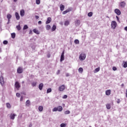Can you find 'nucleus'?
Returning a JSON list of instances; mask_svg holds the SVG:
<instances>
[{
	"label": "nucleus",
	"instance_id": "f257e3e1",
	"mask_svg": "<svg viewBox=\"0 0 127 127\" xmlns=\"http://www.w3.org/2000/svg\"><path fill=\"white\" fill-rule=\"evenodd\" d=\"M63 110V108H62V106H59L57 108L55 107L53 109V112H57V111H58V112H62Z\"/></svg>",
	"mask_w": 127,
	"mask_h": 127
},
{
	"label": "nucleus",
	"instance_id": "f03ea898",
	"mask_svg": "<svg viewBox=\"0 0 127 127\" xmlns=\"http://www.w3.org/2000/svg\"><path fill=\"white\" fill-rule=\"evenodd\" d=\"M86 59V54L82 53L79 55V60L80 61H84Z\"/></svg>",
	"mask_w": 127,
	"mask_h": 127
},
{
	"label": "nucleus",
	"instance_id": "7ed1b4c3",
	"mask_svg": "<svg viewBox=\"0 0 127 127\" xmlns=\"http://www.w3.org/2000/svg\"><path fill=\"white\" fill-rule=\"evenodd\" d=\"M111 27L112 29H116V27H117V22L113 21L111 23Z\"/></svg>",
	"mask_w": 127,
	"mask_h": 127
},
{
	"label": "nucleus",
	"instance_id": "20e7f679",
	"mask_svg": "<svg viewBox=\"0 0 127 127\" xmlns=\"http://www.w3.org/2000/svg\"><path fill=\"white\" fill-rule=\"evenodd\" d=\"M72 9H73L72 7L68 8L67 9L63 12V14H66V13H68V12H70V11H71Z\"/></svg>",
	"mask_w": 127,
	"mask_h": 127
},
{
	"label": "nucleus",
	"instance_id": "39448f33",
	"mask_svg": "<svg viewBox=\"0 0 127 127\" xmlns=\"http://www.w3.org/2000/svg\"><path fill=\"white\" fill-rule=\"evenodd\" d=\"M64 90H65V85L64 84L60 86L59 88V91H60V92H63Z\"/></svg>",
	"mask_w": 127,
	"mask_h": 127
},
{
	"label": "nucleus",
	"instance_id": "423d86ee",
	"mask_svg": "<svg viewBox=\"0 0 127 127\" xmlns=\"http://www.w3.org/2000/svg\"><path fill=\"white\" fill-rule=\"evenodd\" d=\"M15 88H16L17 90H18L19 88H20V84L18 81H16L15 83Z\"/></svg>",
	"mask_w": 127,
	"mask_h": 127
},
{
	"label": "nucleus",
	"instance_id": "0eeeda50",
	"mask_svg": "<svg viewBox=\"0 0 127 127\" xmlns=\"http://www.w3.org/2000/svg\"><path fill=\"white\" fill-rule=\"evenodd\" d=\"M64 51H63L61 56V59H60L61 62H62V61H64Z\"/></svg>",
	"mask_w": 127,
	"mask_h": 127
},
{
	"label": "nucleus",
	"instance_id": "6e6552de",
	"mask_svg": "<svg viewBox=\"0 0 127 127\" xmlns=\"http://www.w3.org/2000/svg\"><path fill=\"white\" fill-rule=\"evenodd\" d=\"M114 12L115 13H116V14H117V15H121L122 13V12H121V10H120L119 9H115Z\"/></svg>",
	"mask_w": 127,
	"mask_h": 127
},
{
	"label": "nucleus",
	"instance_id": "1a4fd4ad",
	"mask_svg": "<svg viewBox=\"0 0 127 127\" xmlns=\"http://www.w3.org/2000/svg\"><path fill=\"white\" fill-rule=\"evenodd\" d=\"M0 83L2 86L4 84V81L3 80V77L2 76L0 77Z\"/></svg>",
	"mask_w": 127,
	"mask_h": 127
},
{
	"label": "nucleus",
	"instance_id": "9d476101",
	"mask_svg": "<svg viewBox=\"0 0 127 127\" xmlns=\"http://www.w3.org/2000/svg\"><path fill=\"white\" fill-rule=\"evenodd\" d=\"M126 2H125V1H122L120 3V6L122 8L125 7V6H126Z\"/></svg>",
	"mask_w": 127,
	"mask_h": 127
},
{
	"label": "nucleus",
	"instance_id": "9b49d317",
	"mask_svg": "<svg viewBox=\"0 0 127 127\" xmlns=\"http://www.w3.org/2000/svg\"><path fill=\"white\" fill-rule=\"evenodd\" d=\"M52 20V19L51 17H48L47 20L46 22V24H49L51 22V21Z\"/></svg>",
	"mask_w": 127,
	"mask_h": 127
},
{
	"label": "nucleus",
	"instance_id": "f8f14e48",
	"mask_svg": "<svg viewBox=\"0 0 127 127\" xmlns=\"http://www.w3.org/2000/svg\"><path fill=\"white\" fill-rule=\"evenodd\" d=\"M15 117H16V114H11L10 115V119L11 120H14L15 119Z\"/></svg>",
	"mask_w": 127,
	"mask_h": 127
},
{
	"label": "nucleus",
	"instance_id": "ddd939ff",
	"mask_svg": "<svg viewBox=\"0 0 127 127\" xmlns=\"http://www.w3.org/2000/svg\"><path fill=\"white\" fill-rule=\"evenodd\" d=\"M17 71V73H18L19 74H21V73H22V72H23L22 68L20 67L18 68Z\"/></svg>",
	"mask_w": 127,
	"mask_h": 127
},
{
	"label": "nucleus",
	"instance_id": "4468645a",
	"mask_svg": "<svg viewBox=\"0 0 127 127\" xmlns=\"http://www.w3.org/2000/svg\"><path fill=\"white\" fill-rule=\"evenodd\" d=\"M15 15L17 20H19V19H20V16H19V14H18V12H15Z\"/></svg>",
	"mask_w": 127,
	"mask_h": 127
},
{
	"label": "nucleus",
	"instance_id": "2eb2a0df",
	"mask_svg": "<svg viewBox=\"0 0 127 127\" xmlns=\"http://www.w3.org/2000/svg\"><path fill=\"white\" fill-rule=\"evenodd\" d=\"M81 23L79 20H76L75 21V25L76 26H79L80 25V23Z\"/></svg>",
	"mask_w": 127,
	"mask_h": 127
},
{
	"label": "nucleus",
	"instance_id": "dca6fc26",
	"mask_svg": "<svg viewBox=\"0 0 127 127\" xmlns=\"http://www.w3.org/2000/svg\"><path fill=\"white\" fill-rule=\"evenodd\" d=\"M33 31L34 33H36V34H40V32H39V31H38V30L36 29H34L33 30Z\"/></svg>",
	"mask_w": 127,
	"mask_h": 127
},
{
	"label": "nucleus",
	"instance_id": "f3484780",
	"mask_svg": "<svg viewBox=\"0 0 127 127\" xmlns=\"http://www.w3.org/2000/svg\"><path fill=\"white\" fill-rule=\"evenodd\" d=\"M105 93L106 96H110L111 95V90H106Z\"/></svg>",
	"mask_w": 127,
	"mask_h": 127
},
{
	"label": "nucleus",
	"instance_id": "a211bd4d",
	"mask_svg": "<svg viewBox=\"0 0 127 127\" xmlns=\"http://www.w3.org/2000/svg\"><path fill=\"white\" fill-rule=\"evenodd\" d=\"M43 88V83H41L39 85V90H40V91H41L42 90Z\"/></svg>",
	"mask_w": 127,
	"mask_h": 127
},
{
	"label": "nucleus",
	"instance_id": "6ab92c4d",
	"mask_svg": "<svg viewBox=\"0 0 127 127\" xmlns=\"http://www.w3.org/2000/svg\"><path fill=\"white\" fill-rule=\"evenodd\" d=\"M64 8H65V6H64V5L63 4H61L60 10H61V11H63V10H64Z\"/></svg>",
	"mask_w": 127,
	"mask_h": 127
},
{
	"label": "nucleus",
	"instance_id": "aec40b11",
	"mask_svg": "<svg viewBox=\"0 0 127 127\" xmlns=\"http://www.w3.org/2000/svg\"><path fill=\"white\" fill-rule=\"evenodd\" d=\"M21 16H24V10H21L20 12Z\"/></svg>",
	"mask_w": 127,
	"mask_h": 127
},
{
	"label": "nucleus",
	"instance_id": "412c9836",
	"mask_svg": "<svg viewBox=\"0 0 127 127\" xmlns=\"http://www.w3.org/2000/svg\"><path fill=\"white\" fill-rule=\"evenodd\" d=\"M30 105V101H29L28 100H27L26 102V106L27 107H29Z\"/></svg>",
	"mask_w": 127,
	"mask_h": 127
},
{
	"label": "nucleus",
	"instance_id": "4be33fe9",
	"mask_svg": "<svg viewBox=\"0 0 127 127\" xmlns=\"http://www.w3.org/2000/svg\"><path fill=\"white\" fill-rule=\"evenodd\" d=\"M55 30H56V25H53L52 27V31H55Z\"/></svg>",
	"mask_w": 127,
	"mask_h": 127
},
{
	"label": "nucleus",
	"instance_id": "5701e85b",
	"mask_svg": "<svg viewBox=\"0 0 127 127\" xmlns=\"http://www.w3.org/2000/svg\"><path fill=\"white\" fill-rule=\"evenodd\" d=\"M46 28L47 30H49L51 29V26H50V25H47L46 26Z\"/></svg>",
	"mask_w": 127,
	"mask_h": 127
},
{
	"label": "nucleus",
	"instance_id": "b1692460",
	"mask_svg": "<svg viewBox=\"0 0 127 127\" xmlns=\"http://www.w3.org/2000/svg\"><path fill=\"white\" fill-rule=\"evenodd\" d=\"M69 24H70V22H69V21H65L64 22V25L65 26H68V25H69Z\"/></svg>",
	"mask_w": 127,
	"mask_h": 127
},
{
	"label": "nucleus",
	"instance_id": "393cba45",
	"mask_svg": "<svg viewBox=\"0 0 127 127\" xmlns=\"http://www.w3.org/2000/svg\"><path fill=\"white\" fill-rule=\"evenodd\" d=\"M38 110L40 112H42L43 111V106H39L38 108Z\"/></svg>",
	"mask_w": 127,
	"mask_h": 127
},
{
	"label": "nucleus",
	"instance_id": "a878e982",
	"mask_svg": "<svg viewBox=\"0 0 127 127\" xmlns=\"http://www.w3.org/2000/svg\"><path fill=\"white\" fill-rule=\"evenodd\" d=\"M52 92V89L51 88H48L47 90V94H49Z\"/></svg>",
	"mask_w": 127,
	"mask_h": 127
},
{
	"label": "nucleus",
	"instance_id": "bb28decb",
	"mask_svg": "<svg viewBox=\"0 0 127 127\" xmlns=\"http://www.w3.org/2000/svg\"><path fill=\"white\" fill-rule=\"evenodd\" d=\"M28 29V26H27V25H24L23 28V30H25V29Z\"/></svg>",
	"mask_w": 127,
	"mask_h": 127
},
{
	"label": "nucleus",
	"instance_id": "cd10ccee",
	"mask_svg": "<svg viewBox=\"0 0 127 127\" xmlns=\"http://www.w3.org/2000/svg\"><path fill=\"white\" fill-rule=\"evenodd\" d=\"M123 67L124 68H127V62H124V65H123Z\"/></svg>",
	"mask_w": 127,
	"mask_h": 127
},
{
	"label": "nucleus",
	"instance_id": "c85d7f7f",
	"mask_svg": "<svg viewBox=\"0 0 127 127\" xmlns=\"http://www.w3.org/2000/svg\"><path fill=\"white\" fill-rule=\"evenodd\" d=\"M78 72L79 73H83V68L79 67V69H78Z\"/></svg>",
	"mask_w": 127,
	"mask_h": 127
},
{
	"label": "nucleus",
	"instance_id": "c756f323",
	"mask_svg": "<svg viewBox=\"0 0 127 127\" xmlns=\"http://www.w3.org/2000/svg\"><path fill=\"white\" fill-rule=\"evenodd\" d=\"M106 108L108 110H110L111 109V105L108 104L106 105Z\"/></svg>",
	"mask_w": 127,
	"mask_h": 127
},
{
	"label": "nucleus",
	"instance_id": "7c9ffc66",
	"mask_svg": "<svg viewBox=\"0 0 127 127\" xmlns=\"http://www.w3.org/2000/svg\"><path fill=\"white\" fill-rule=\"evenodd\" d=\"M99 71H100V67H97L95 69L94 73H97Z\"/></svg>",
	"mask_w": 127,
	"mask_h": 127
},
{
	"label": "nucleus",
	"instance_id": "2f4dec72",
	"mask_svg": "<svg viewBox=\"0 0 127 127\" xmlns=\"http://www.w3.org/2000/svg\"><path fill=\"white\" fill-rule=\"evenodd\" d=\"M31 85H32V87H36V85H37V82H32L31 83Z\"/></svg>",
	"mask_w": 127,
	"mask_h": 127
},
{
	"label": "nucleus",
	"instance_id": "473e14b6",
	"mask_svg": "<svg viewBox=\"0 0 127 127\" xmlns=\"http://www.w3.org/2000/svg\"><path fill=\"white\" fill-rule=\"evenodd\" d=\"M6 107L8 109H10V108H11V106H10V104L7 103H6Z\"/></svg>",
	"mask_w": 127,
	"mask_h": 127
},
{
	"label": "nucleus",
	"instance_id": "72a5a7b5",
	"mask_svg": "<svg viewBox=\"0 0 127 127\" xmlns=\"http://www.w3.org/2000/svg\"><path fill=\"white\" fill-rule=\"evenodd\" d=\"M92 16H93V12H90L88 13V16H89V17H91Z\"/></svg>",
	"mask_w": 127,
	"mask_h": 127
},
{
	"label": "nucleus",
	"instance_id": "f704fd0d",
	"mask_svg": "<svg viewBox=\"0 0 127 127\" xmlns=\"http://www.w3.org/2000/svg\"><path fill=\"white\" fill-rule=\"evenodd\" d=\"M16 28L18 31L21 29V27H20V25H18V26H16Z\"/></svg>",
	"mask_w": 127,
	"mask_h": 127
},
{
	"label": "nucleus",
	"instance_id": "c9c22d12",
	"mask_svg": "<svg viewBox=\"0 0 127 127\" xmlns=\"http://www.w3.org/2000/svg\"><path fill=\"white\" fill-rule=\"evenodd\" d=\"M74 43L75 44H79L80 43V42H79V40L78 39H76L74 40Z\"/></svg>",
	"mask_w": 127,
	"mask_h": 127
},
{
	"label": "nucleus",
	"instance_id": "e433bc0d",
	"mask_svg": "<svg viewBox=\"0 0 127 127\" xmlns=\"http://www.w3.org/2000/svg\"><path fill=\"white\" fill-rule=\"evenodd\" d=\"M11 35L12 38H15V33H11Z\"/></svg>",
	"mask_w": 127,
	"mask_h": 127
},
{
	"label": "nucleus",
	"instance_id": "4c0bfd02",
	"mask_svg": "<svg viewBox=\"0 0 127 127\" xmlns=\"http://www.w3.org/2000/svg\"><path fill=\"white\" fill-rule=\"evenodd\" d=\"M7 19H10V18H11V15H10V14H8L7 15Z\"/></svg>",
	"mask_w": 127,
	"mask_h": 127
},
{
	"label": "nucleus",
	"instance_id": "58836bf2",
	"mask_svg": "<svg viewBox=\"0 0 127 127\" xmlns=\"http://www.w3.org/2000/svg\"><path fill=\"white\" fill-rule=\"evenodd\" d=\"M70 114V111L67 110L64 112V114L65 115H69Z\"/></svg>",
	"mask_w": 127,
	"mask_h": 127
},
{
	"label": "nucleus",
	"instance_id": "ea45409f",
	"mask_svg": "<svg viewBox=\"0 0 127 127\" xmlns=\"http://www.w3.org/2000/svg\"><path fill=\"white\" fill-rule=\"evenodd\" d=\"M60 127H66V124H64V123L61 124L60 125Z\"/></svg>",
	"mask_w": 127,
	"mask_h": 127
},
{
	"label": "nucleus",
	"instance_id": "a19ab883",
	"mask_svg": "<svg viewBox=\"0 0 127 127\" xmlns=\"http://www.w3.org/2000/svg\"><path fill=\"white\" fill-rule=\"evenodd\" d=\"M36 3L37 4H40V0H36Z\"/></svg>",
	"mask_w": 127,
	"mask_h": 127
},
{
	"label": "nucleus",
	"instance_id": "79ce46f5",
	"mask_svg": "<svg viewBox=\"0 0 127 127\" xmlns=\"http://www.w3.org/2000/svg\"><path fill=\"white\" fill-rule=\"evenodd\" d=\"M7 43H8V42H7V41H6V40H4L3 42V44L4 45H6V44H7Z\"/></svg>",
	"mask_w": 127,
	"mask_h": 127
},
{
	"label": "nucleus",
	"instance_id": "37998d69",
	"mask_svg": "<svg viewBox=\"0 0 127 127\" xmlns=\"http://www.w3.org/2000/svg\"><path fill=\"white\" fill-rule=\"evenodd\" d=\"M16 97H17L18 98H20V93H17L16 94Z\"/></svg>",
	"mask_w": 127,
	"mask_h": 127
},
{
	"label": "nucleus",
	"instance_id": "c03bdc74",
	"mask_svg": "<svg viewBox=\"0 0 127 127\" xmlns=\"http://www.w3.org/2000/svg\"><path fill=\"white\" fill-rule=\"evenodd\" d=\"M68 97V96H67V95H64L63 96V99H67V98Z\"/></svg>",
	"mask_w": 127,
	"mask_h": 127
},
{
	"label": "nucleus",
	"instance_id": "a18cd8bd",
	"mask_svg": "<svg viewBox=\"0 0 127 127\" xmlns=\"http://www.w3.org/2000/svg\"><path fill=\"white\" fill-rule=\"evenodd\" d=\"M113 71H117V67H115V66H114V67H113Z\"/></svg>",
	"mask_w": 127,
	"mask_h": 127
},
{
	"label": "nucleus",
	"instance_id": "49530a36",
	"mask_svg": "<svg viewBox=\"0 0 127 127\" xmlns=\"http://www.w3.org/2000/svg\"><path fill=\"white\" fill-rule=\"evenodd\" d=\"M116 18H117V21H119V22H120V18L119 17V16H116Z\"/></svg>",
	"mask_w": 127,
	"mask_h": 127
},
{
	"label": "nucleus",
	"instance_id": "de8ad7c7",
	"mask_svg": "<svg viewBox=\"0 0 127 127\" xmlns=\"http://www.w3.org/2000/svg\"><path fill=\"white\" fill-rule=\"evenodd\" d=\"M121 103V99H118L117 100V104H120Z\"/></svg>",
	"mask_w": 127,
	"mask_h": 127
},
{
	"label": "nucleus",
	"instance_id": "09e8293b",
	"mask_svg": "<svg viewBox=\"0 0 127 127\" xmlns=\"http://www.w3.org/2000/svg\"><path fill=\"white\" fill-rule=\"evenodd\" d=\"M35 17L36 19H38V18H39V16L35 15Z\"/></svg>",
	"mask_w": 127,
	"mask_h": 127
},
{
	"label": "nucleus",
	"instance_id": "8fccbe9b",
	"mask_svg": "<svg viewBox=\"0 0 127 127\" xmlns=\"http://www.w3.org/2000/svg\"><path fill=\"white\" fill-rule=\"evenodd\" d=\"M38 23V24H41L42 23V22L41 21H39Z\"/></svg>",
	"mask_w": 127,
	"mask_h": 127
},
{
	"label": "nucleus",
	"instance_id": "3c124183",
	"mask_svg": "<svg viewBox=\"0 0 127 127\" xmlns=\"http://www.w3.org/2000/svg\"><path fill=\"white\" fill-rule=\"evenodd\" d=\"M57 75H58V74H60V70H58L57 72Z\"/></svg>",
	"mask_w": 127,
	"mask_h": 127
},
{
	"label": "nucleus",
	"instance_id": "603ef678",
	"mask_svg": "<svg viewBox=\"0 0 127 127\" xmlns=\"http://www.w3.org/2000/svg\"><path fill=\"white\" fill-rule=\"evenodd\" d=\"M29 34H32V30H30Z\"/></svg>",
	"mask_w": 127,
	"mask_h": 127
},
{
	"label": "nucleus",
	"instance_id": "864d4df0",
	"mask_svg": "<svg viewBox=\"0 0 127 127\" xmlns=\"http://www.w3.org/2000/svg\"><path fill=\"white\" fill-rule=\"evenodd\" d=\"M65 76H66V77H69V73H66Z\"/></svg>",
	"mask_w": 127,
	"mask_h": 127
},
{
	"label": "nucleus",
	"instance_id": "5fc2aeb1",
	"mask_svg": "<svg viewBox=\"0 0 127 127\" xmlns=\"http://www.w3.org/2000/svg\"><path fill=\"white\" fill-rule=\"evenodd\" d=\"M23 97L21 96L20 98V101H23Z\"/></svg>",
	"mask_w": 127,
	"mask_h": 127
},
{
	"label": "nucleus",
	"instance_id": "6e6d98bb",
	"mask_svg": "<svg viewBox=\"0 0 127 127\" xmlns=\"http://www.w3.org/2000/svg\"><path fill=\"white\" fill-rule=\"evenodd\" d=\"M50 56H51L50 54H48L47 55L48 58H50Z\"/></svg>",
	"mask_w": 127,
	"mask_h": 127
},
{
	"label": "nucleus",
	"instance_id": "4d7b16f0",
	"mask_svg": "<svg viewBox=\"0 0 127 127\" xmlns=\"http://www.w3.org/2000/svg\"><path fill=\"white\" fill-rule=\"evenodd\" d=\"M10 21V19H8V22H7V24H9Z\"/></svg>",
	"mask_w": 127,
	"mask_h": 127
},
{
	"label": "nucleus",
	"instance_id": "13d9d810",
	"mask_svg": "<svg viewBox=\"0 0 127 127\" xmlns=\"http://www.w3.org/2000/svg\"><path fill=\"white\" fill-rule=\"evenodd\" d=\"M124 29H125V30H126V31H127V26L125 27L124 28Z\"/></svg>",
	"mask_w": 127,
	"mask_h": 127
},
{
	"label": "nucleus",
	"instance_id": "bf43d9fd",
	"mask_svg": "<svg viewBox=\"0 0 127 127\" xmlns=\"http://www.w3.org/2000/svg\"><path fill=\"white\" fill-rule=\"evenodd\" d=\"M32 49H33L34 50H35V47H34V46L32 47Z\"/></svg>",
	"mask_w": 127,
	"mask_h": 127
},
{
	"label": "nucleus",
	"instance_id": "052dcab7",
	"mask_svg": "<svg viewBox=\"0 0 127 127\" xmlns=\"http://www.w3.org/2000/svg\"><path fill=\"white\" fill-rule=\"evenodd\" d=\"M14 2H16L17 1V0H13Z\"/></svg>",
	"mask_w": 127,
	"mask_h": 127
},
{
	"label": "nucleus",
	"instance_id": "680f3d73",
	"mask_svg": "<svg viewBox=\"0 0 127 127\" xmlns=\"http://www.w3.org/2000/svg\"><path fill=\"white\" fill-rule=\"evenodd\" d=\"M1 52V48H0V53Z\"/></svg>",
	"mask_w": 127,
	"mask_h": 127
},
{
	"label": "nucleus",
	"instance_id": "e2e57ef3",
	"mask_svg": "<svg viewBox=\"0 0 127 127\" xmlns=\"http://www.w3.org/2000/svg\"><path fill=\"white\" fill-rule=\"evenodd\" d=\"M122 87H124V83H123V84H122Z\"/></svg>",
	"mask_w": 127,
	"mask_h": 127
},
{
	"label": "nucleus",
	"instance_id": "0e129e2a",
	"mask_svg": "<svg viewBox=\"0 0 127 127\" xmlns=\"http://www.w3.org/2000/svg\"><path fill=\"white\" fill-rule=\"evenodd\" d=\"M23 83H24V81H23L22 82V84H23Z\"/></svg>",
	"mask_w": 127,
	"mask_h": 127
},
{
	"label": "nucleus",
	"instance_id": "69168bd1",
	"mask_svg": "<svg viewBox=\"0 0 127 127\" xmlns=\"http://www.w3.org/2000/svg\"><path fill=\"white\" fill-rule=\"evenodd\" d=\"M23 94L25 95V93L23 92Z\"/></svg>",
	"mask_w": 127,
	"mask_h": 127
},
{
	"label": "nucleus",
	"instance_id": "338daca9",
	"mask_svg": "<svg viewBox=\"0 0 127 127\" xmlns=\"http://www.w3.org/2000/svg\"><path fill=\"white\" fill-rule=\"evenodd\" d=\"M126 97L127 98V93H126Z\"/></svg>",
	"mask_w": 127,
	"mask_h": 127
},
{
	"label": "nucleus",
	"instance_id": "774afa93",
	"mask_svg": "<svg viewBox=\"0 0 127 127\" xmlns=\"http://www.w3.org/2000/svg\"><path fill=\"white\" fill-rule=\"evenodd\" d=\"M89 127H92V126H89Z\"/></svg>",
	"mask_w": 127,
	"mask_h": 127
}]
</instances>
